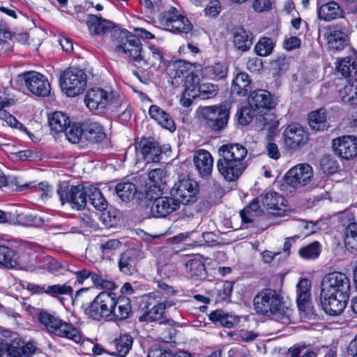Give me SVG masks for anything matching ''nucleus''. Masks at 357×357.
<instances>
[{
	"mask_svg": "<svg viewBox=\"0 0 357 357\" xmlns=\"http://www.w3.org/2000/svg\"><path fill=\"white\" fill-rule=\"evenodd\" d=\"M65 135L68 140L71 143H78L84 138V129L78 123H70L65 130Z\"/></svg>",
	"mask_w": 357,
	"mask_h": 357,
	"instance_id": "obj_50",
	"label": "nucleus"
},
{
	"mask_svg": "<svg viewBox=\"0 0 357 357\" xmlns=\"http://www.w3.org/2000/svg\"><path fill=\"white\" fill-rule=\"evenodd\" d=\"M310 344L307 345L306 344H299L295 345L294 347L290 348L289 349V352L291 354V357H300L301 353L306 350L302 357H316L317 354L312 350L309 349Z\"/></svg>",
	"mask_w": 357,
	"mask_h": 357,
	"instance_id": "obj_56",
	"label": "nucleus"
},
{
	"mask_svg": "<svg viewBox=\"0 0 357 357\" xmlns=\"http://www.w3.org/2000/svg\"><path fill=\"white\" fill-rule=\"evenodd\" d=\"M159 21L164 29L174 33H187L192 29V25L189 20L178 14L176 8L174 7H172L168 11L160 14Z\"/></svg>",
	"mask_w": 357,
	"mask_h": 357,
	"instance_id": "obj_8",
	"label": "nucleus"
},
{
	"mask_svg": "<svg viewBox=\"0 0 357 357\" xmlns=\"http://www.w3.org/2000/svg\"><path fill=\"white\" fill-rule=\"evenodd\" d=\"M340 96L343 102L350 105H357V90L354 85L345 86L340 91Z\"/></svg>",
	"mask_w": 357,
	"mask_h": 357,
	"instance_id": "obj_51",
	"label": "nucleus"
},
{
	"mask_svg": "<svg viewBox=\"0 0 357 357\" xmlns=\"http://www.w3.org/2000/svg\"><path fill=\"white\" fill-rule=\"evenodd\" d=\"M197 169L202 177L208 176L213 169V160L211 153L206 150H199L194 157Z\"/></svg>",
	"mask_w": 357,
	"mask_h": 357,
	"instance_id": "obj_27",
	"label": "nucleus"
},
{
	"mask_svg": "<svg viewBox=\"0 0 357 357\" xmlns=\"http://www.w3.org/2000/svg\"><path fill=\"white\" fill-rule=\"evenodd\" d=\"M83 129L84 139L91 143H98L105 137L103 128L97 122L86 121Z\"/></svg>",
	"mask_w": 357,
	"mask_h": 357,
	"instance_id": "obj_33",
	"label": "nucleus"
},
{
	"mask_svg": "<svg viewBox=\"0 0 357 357\" xmlns=\"http://www.w3.org/2000/svg\"><path fill=\"white\" fill-rule=\"evenodd\" d=\"M227 72V67L221 63H215L202 68V76L212 80H220L225 78Z\"/></svg>",
	"mask_w": 357,
	"mask_h": 357,
	"instance_id": "obj_36",
	"label": "nucleus"
},
{
	"mask_svg": "<svg viewBox=\"0 0 357 357\" xmlns=\"http://www.w3.org/2000/svg\"><path fill=\"white\" fill-rule=\"evenodd\" d=\"M218 91V86L211 83H204L198 87L197 96L202 99H209L215 97Z\"/></svg>",
	"mask_w": 357,
	"mask_h": 357,
	"instance_id": "obj_53",
	"label": "nucleus"
},
{
	"mask_svg": "<svg viewBox=\"0 0 357 357\" xmlns=\"http://www.w3.org/2000/svg\"><path fill=\"white\" fill-rule=\"evenodd\" d=\"M350 281L347 275L340 272H333L325 275L321 282V291L324 295L349 296Z\"/></svg>",
	"mask_w": 357,
	"mask_h": 357,
	"instance_id": "obj_10",
	"label": "nucleus"
},
{
	"mask_svg": "<svg viewBox=\"0 0 357 357\" xmlns=\"http://www.w3.org/2000/svg\"><path fill=\"white\" fill-rule=\"evenodd\" d=\"M114 305V293L102 291L85 308L86 315L93 320H110Z\"/></svg>",
	"mask_w": 357,
	"mask_h": 357,
	"instance_id": "obj_6",
	"label": "nucleus"
},
{
	"mask_svg": "<svg viewBox=\"0 0 357 357\" xmlns=\"http://www.w3.org/2000/svg\"><path fill=\"white\" fill-rule=\"evenodd\" d=\"M337 75L349 77L357 73V52L352 50L349 55L338 59L335 63Z\"/></svg>",
	"mask_w": 357,
	"mask_h": 357,
	"instance_id": "obj_23",
	"label": "nucleus"
},
{
	"mask_svg": "<svg viewBox=\"0 0 357 357\" xmlns=\"http://www.w3.org/2000/svg\"><path fill=\"white\" fill-rule=\"evenodd\" d=\"M149 178L153 183V189H151V187H150L149 190L158 192L157 195H161L165 189L164 185L167 180L166 170L163 168L153 169L149 172Z\"/></svg>",
	"mask_w": 357,
	"mask_h": 357,
	"instance_id": "obj_38",
	"label": "nucleus"
},
{
	"mask_svg": "<svg viewBox=\"0 0 357 357\" xmlns=\"http://www.w3.org/2000/svg\"><path fill=\"white\" fill-rule=\"evenodd\" d=\"M233 43L235 47L243 52L248 50L252 44V33L242 26L232 29Z\"/></svg>",
	"mask_w": 357,
	"mask_h": 357,
	"instance_id": "obj_28",
	"label": "nucleus"
},
{
	"mask_svg": "<svg viewBox=\"0 0 357 357\" xmlns=\"http://www.w3.org/2000/svg\"><path fill=\"white\" fill-rule=\"evenodd\" d=\"M284 144L289 149L295 150L305 145L308 140V134L298 123H291L282 134Z\"/></svg>",
	"mask_w": 357,
	"mask_h": 357,
	"instance_id": "obj_16",
	"label": "nucleus"
},
{
	"mask_svg": "<svg viewBox=\"0 0 357 357\" xmlns=\"http://www.w3.org/2000/svg\"><path fill=\"white\" fill-rule=\"evenodd\" d=\"M308 119L310 128L315 131H324L330 126L327 119L326 110L324 108L312 112Z\"/></svg>",
	"mask_w": 357,
	"mask_h": 357,
	"instance_id": "obj_35",
	"label": "nucleus"
},
{
	"mask_svg": "<svg viewBox=\"0 0 357 357\" xmlns=\"http://www.w3.org/2000/svg\"><path fill=\"white\" fill-rule=\"evenodd\" d=\"M199 185L197 183L189 178H179L171 189V195L178 200L180 204H192L198 198Z\"/></svg>",
	"mask_w": 357,
	"mask_h": 357,
	"instance_id": "obj_11",
	"label": "nucleus"
},
{
	"mask_svg": "<svg viewBox=\"0 0 357 357\" xmlns=\"http://www.w3.org/2000/svg\"><path fill=\"white\" fill-rule=\"evenodd\" d=\"M273 49V43L270 38H262L255 45V50L257 54L266 56L270 54Z\"/></svg>",
	"mask_w": 357,
	"mask_h": 357,
	"instance_id": "obj_54",
	"label": "nucleus"
},
{
	"mask_svg": "<svg viewBox=\"0 0 357 357\" xmlns=\"http://www.w3.org/2000/svg\"><path fill=\"white\" fill-rule=\"evenodd\" d=\"M131 312L130 301L126 296H116L114 294V305L110 320L127 319Z\"/></svg>",
	"mask_w": 357,
	"mask_h": 357,
	"instance_id": "obj_30",
	"label": "nucleus"
},
{
	"mask_svg": "<svg viewBox=\"0 0 357 357\" xmlns=\"http://www.w3.org/2000/svg\"><path fill=\"white\" fill-rule=\"evenodd\" d=\"M135 150L148 163L158 162L162 153L158 144L147 138H142L139 142L136 143Z\"/></svg>",
	"mask_w": 357,
	"mask_h": 357,
	"instance_id": "obj_19",
	"label": "nucleus"
},
{
	"mask_svg": "<svg viewBox=\"0 0 357 357\" xmlns=\"http://www.w3.org/2000/svg\"><path fill=\"white\" fill-rule=\"evenodd\" d=\"M23 340L20 338H14L9 343L7 342V354L10 357H21L23 350Z\"/></svg>",
	"mask_w": 357,
	"mask_h": 357,
	"instance_id": "obj_55",
	"label": "nucleus"
},
{
	"mask_svg": "<svg viewBox=\"0 0 357 357\" xmlns=\"http://www.w3.org/2000/svg\"><path fill=\"white\" fill-rule=\"evenodd\" d=\"M328 47L333 51H341L349 44V37L343 31L333 30L326 36Z\"/></svg>",
	"mask_w": 357,
	"mask_h": 357,
	"instance_id": "obj_34",
	"label": "nucleus"
},
{
	"mask_svg": "<svg viewBox=\"0 0 357 357\" xmlns=\"http://www.w3.org/2000/svg\"><path fill=\"white\" fill-rule=\"evenodd\" d=\"M149 114L162 128L173 132L176 130V125L170 115L158 105H153L149 107Z\"/></svg>",
	"mask_w": 357,
	"mask_h": 357,
	"instance_id": "obj_29",
	"label": "nucleus"
},
{
	"mask_svg": "<svg viewBox=\"0 0 357 357\" xmlns=\"http://www.w3.org/2000/svg\"><path fill=\"white\" fill-rule=\"evenodd\" d=\"M219 159L217 169L227 181H236L245 169L243 160L248 154L247 149L238 143L222 145L218 149Z\"/></svg>",
	"mask_w": 357,
	"mask_h": 357,
	"instance_id": "obj_2",
	"label": "nucleus"
},
{
	"mask_svg": "<svg viewBox=\"0 0 357 357\" xmlns=\"http://www.w3.org/2000/svg\"><path fill=\"white\" fill-rule=\"evenodd\" d=\"M209 319L213 322H219L222 326L227 328H231L237 323L235 317L218 310L212 312L209 314Z\"/></svg>",
	"mask_w": 357,
	"mask_h": 357,
	"instance_id": "obj_48",
	"label": "nucleus"
},
{
	"mask_svg": "<svg viewBox=\"0 0 357 357\" xmlns=\"http://www.w3.org/2000/svg\"><path fill=\"white\" fill-rule=\"evenodd\" d=\"M70 123L68 116L61 112H55L49 117V126L56 132L65 131Z\"/></svg>",
	"mask_w": 357,
	"mask_h": 357,
	"instance_id": "obj_40",
	"label": "nucleus"
},
{
	"mask_svg": "<svg viewBox=\"0 0 357 357\" xmlns=\"http://www.w3.org/2000/svg\"><path fill=\"white\" fill-rule=\"evenodd\" d=\"M89 202L98 211H104L107 207V202L100 192V190L94 186L88 187V196Z\"/></svg>",
	"mask_w": 357,
	"mask_h": 357,
	"instance_id": "obj_42",
	"label": "nucleus"
},
{
	"mask_svg": "<svg viewBox=\"0 0 357 357\" xmlns=\"http://www.w3.org/2000/svg\"><path fill=\"white\" fill-rule=\"evenodd\" d=\"M271 6V0H255L252 8L255 11L261 13L269 10Z\"/></svg>",
	"mask_w": 357,
	"mask_h": 357,
	"instance_id": "obj_63",
	"label": "nucleus"
},
{
	"mask_svg": "<svg viewBox=\"0 0 357 357\" xmlns=\"http://www.w3.org/2000/svg\"><path fill=\"white\" fill-rule=\"evenodd\" d=\"M259 207L258 202L257 200H253L248 206H247L241 212V216L243 219V221L245 222H252V220L250 217V215L248 214L251 212H257Z\"/></svg>",
	"mask_w": 357,
	"mask_h": 357,
	"instance_id": "obj_62",
	"label": "nucleus"
},
{
	"mask_svg": "<svg viewBox=\"0 0 357 357\" xmlns=\"http://www.w3.org/2000/svg\"><path fill=\"white\" fill-rule=\"evenodd\" d=\"M312 177L313 169L310 165L298 164L287 172L284 176V184L295 190L309 184Z\"/></svg>",
	"mask_w": 357,
	"mask_h": 357,
	"instance_id": "obj_13",
	"label": "nucleus"
},
{
	"mask_svg": "<svg viewBox=\"0 0 357 357\" xmlns=\"http://www.w3.org/2000/svg\"><path fill=\"white\" fill-rule=\"evenodd\" d=\"M73 293V287L67 284L47 286V295L57 298L61 303L64 301L63 296H71Z\"/></svg>",
	"mask_w": 357,
	"mask_h": 357,
	"instance_id": "obj_41",
	"label": "nucleus"
},
{
	"mask_svg": "<svg viewBox=\"0 0 357 357\" xmlns=\"http://www.w3.org/2000/svg\"><path fill=\"white\" fill-rule=\"evenodd\" d=\"M349 296L340 295L320 294L321 305L326 314L336 316L341 314L346 307Z\"/></svg>",
	"mask_w": 357,
	"mask_h": 357,
	"instance_id": "obj_20",
	"label": "nucleus"
},
{
	"mask_svg": "<svg viewBox=\"0 0 357 357\" xmlns=\"http://www.w3.org/2000/svg\"><path fill=\"white\" fill-rule=\"evenodd\" d=\"M115 191L122 201L129 202L137 193V188L132 183L123 182L116 185Z\"/></svg>",
	"mask_w": 357,
	"mask_h": 357,
	"instance_id": "obj_45",
	"label": "nucleus"
},
{
	"mask_svg": "<svg viewBox=\"0 0 357 357\" xmlns=\"http://www.w3.org/2000/svg\"><path fill=\"white\" fill-rule=\"evenodd\" d=\"M253 307L257 314L272 317L282 324L290 321L291 309L285 305L281 294L275 289L264 288L253 298Z\"/></svg>",
	"mask_w": 357,
	"mask_h": 357,
	"instance_id": "obj_1",
	"label": "nucleus"
},
{
	"mask_svg": "<svg viewBox=\"0 0 357 357\" xmlns=\"http://www.w3.org/2000/svg\"><path fill=\"white\" fill-rule=\"evenodd\" d=\"M221 9L220 2L218 0H213L206 6L204 13L207 16L215 17L220 14Z\"/></svg>",
	"mask_w": 357,
	"mask_h": 357,
	"instance_id": "obj_60",
	"label": "nucleus"
},
{
	"mask_svg": "<svg viewBox=\"0 0 357 357\" xmlns=\"http://www.w3.org/2000/svg\"><path fill=\"white\" fill-rule=\"evenodd\" d=\"M184 95L186 93L188 94V96H197V91L198 90V87L200 86L199 76L193 73H188L184 80Z\"/></svg>",
	"mask_w": 357,
	"mask_h": 357,
	"instance_id": "obj_49",
	"label": "nucleus"
},
{
	"mask_svg": "<svg viewBox=\"0 0 357 357\" xmlns=\"http://www.w3.org/2000/svg\"><path fill=\"white\" fill-rule=\"evenodd\" d=\"M142 62L146 67H151L160 64L163 59L161 51L154 46H150L148 52H142Z\"/></svg>",
	"mask_w": 357,
	"mask_h": 357,
	"instance_id": "obj_46",
	"label": "nucleus"
},
{
	"mask_svg": "<svg viewBox=\"0 0 357 357\" xmlns=\"http://www.w3.org/2000/svg\"><path fill=\"white\" fill-rule=\"evenodd\" d=\"M173 354L169 350L154 348L149 351L147 357H172Z\"/></svg>",
	"mask_w": 357,
	"mask_h": 357,
	"instance_id": "obj_64",
	"label": "nucleus"
},
{
	"mask_svg": "<svg viewBox=\"0 0 357 357\" xmlns=\"http://www.w3.org/2000/svg\"><path fill=\"white\" fill-rule=\"evenodd\" d=\"M121 245L118 239H111L100 245V249L104 254H107L113 250H116Z\"/></svg>",
	"mask_w": 357,
	"mask_h": 357,
	"instance_id": "obj_61",
	"label": "nucleus"
},
{
	"mask_svg": "<svg viewBox=\"0 0 357 357\" xmlns=\"http://www.w3.org/2000/svg\"><path fill=\"white\" fill-rule=\"evenodd\" d=\"M124 31L126 32L125 36H118L114 40L118 43L116 51H122L131 59L141 63L143 56L142 45L139 38L127 31Z\"/></svg>",
	"mask_w": 357,
	"mask_h": 357,
	"instance_id": "obj_12",
	"label": "nucleus"
},
{
	"mask_svg": "<svg viewBox=\"0 0 357 357\" xmlns=\"http://www.w3.org/2000/svg\"><path fill=\"white\" fill-rule=\"evenodd\" d=\"M86 24L91 35L103 36L110 34L114 40L118 36H123L126 34L124 30H121L114 24L96 15H89L87 17Z\"/></svg>",
	"mask_w": 357,
	"mask_h": 357,
	"instance_id": "obj_14",
	"label": "nucleus"
},
{
	"mask_svg": "<svg viewBox=\"0 0 357 357\" xmlns=\"http://www.w3.org/2000/svg\"><path fill=\"white\" fill-rule=\"evenodd\" d=\"M321 248V244L318 241H314L301 247L298 250V254L301 258L305 260H313L319 256Z\"/></svg>",
	"mask_w": 357,
	"mask_h": 357,
	"instance_id": "obj_44",
	"label": "nucleus"
},
{
	"mask_svg": "<svg viewBox=\"0 0 357 357\" xmlns=\"http://www.w3.org/2000/svg\"><path fill=\"white\" fill-rule=\"evenodd\" d=\"M248 101V105L257 113L261 112L264 109H271L275 105L270 93L262 89L251 92Z\"/></svg>",
	"mask_w": 357,
	"mask_h": 357,
	"instance_id": "obj_21",
	"label": "nucleus"
},
{
	"mask_svg": "<svg viewBox=\"0 0 357 357\" xmlns=\"http://www.w3.org/2000/svg\"><path fill=\"white\" fill-rule=\"evenodd\" d=\"M197 114L206 129L219 133L227 126L230 112L226 105H220L200 106Z\"/></svg>",
	"mask_w": 357,
	"mask_h": 357,
	"instance_id": "obj_4",
	"label": "nucleus"
},
{
	"mask_svg": "<svg viewBox=\"0 0 357 357\" xmlns=\"http://www.w3.org/2000/svg\"><path fill=\"white\" fill-rule=\"evenodd\" d=\"M60 86L69 97H75L82 93L86 86V75L82 69L70 68L60 77Z\"/></svg>",
	"mask_w": 357,
	"mask_h": 357,
	"instance_id": "obj_7",
	"label": "nucleus"
},
{
	"mask_svg": "<svg viewBox=\"0 0 357 357\" xmlns=\"http://www.w3.org/2000/svg\"><path fill=\"white\" fill-rule=\"evenodd\" d=\"M91 281L94 286L100 289L112 290L115 288V284L113 282L105 280L96 273L93 275Z\"/></svg>",
	"mask_w": 357,
	"mask_h": 357,
	"instance_id": "obj_58",
	"label": "nucleus"
},
{
	"mask_svg": "<svg viewBox=\"0 0 357 357\" xmlns=\"http://www.w3.org/2000/svg\"><path fill=\"white\" fill-rule=\"evenodd\" d=\"M333 148L337 155L345 160L357 156V137L343 135L333 140Z\"/></svg>",
	"mask_w": 357,
	"mask_h": 357,
	"instance_id": "obj_18",
	"label": "nucleus"
},
{
	"mask_svg": "<svg viewBox=\"0 0 357 357\" xmlns=\"http://www.w3.org/2000/svg\"><path fill=\"white\" fill-rule=\"evenodd\" d=\"M151 192L152 190H149L147 191V196L150 197L151 199H154L151 207V213L153 217L165 218L179 208L180 202L174 197H154Z\"/></svg>",
	"mask_w": 357,
	"mask_h": 357,
	"instance_id": "obj_15",
	"label": "nucleus"
},
{
	"mask_svg": "<svg viewBox=\"0 0 357 357\" xmlns=\"http://www.w3.org/2000/svg\"><path fill=\"white\" fill-rule=\"evenodd\" d=\"M250 79L245 73L236 75L231 84V92L239 96H245L250 90Z\"/></svg>",
	"mask_w": 357,
	"mask_h": 357,
	"instance_id": "obj_37",
	"label": "nucleus"
},
{
	"mask_svg": "<svg viewBox=\"0 0 357 357\" xmlns=\"http://www.w3.org/2000/svg\"><path fill=\"white\" fill-rule=\"evenodd\" d=\"M111 99L107 91L101 88L90 89L85 96V103L91 110L105 108Z\"/></svg>",
	"mask_w": 357,
	"mask_h": 357,
	"instance_id": "obj_22",
	"label": "nucleus"
},
{
	"mask_svg": "<svg viewBox=\"0 0 357 357\" xmlns=\"http://www.w3.org/2000/svg\"><path fill=\"white\" fill-rule=\"evenodd\" d=\"M11 216L10 223L23 227H41L45 223V220L42 218L22 210H16L15 213L12 212Z\"/></svg>",
	"mask_w": 357,
	"mask_h": 357,
	"instance_id": "obj_24",
	"label": "nucleus"
},
{
	"mask_svg": "<svg viewBox=\"0 0 357 357\" xmlns=\"http://www.w3.org/2000/svg\"><path fill=\"white\" fill-rule=\"evenodd\" d=\"M185 268L192 277L197 279H204L206 277L205 266L200 259L188 260L185 264Z\"/></svg>",
	"mask_w": 357,
	"mask_h": 357,
	"instance_id": "obj_47",
	"label": "nucleus"
},
{
	"mask_svg": "<svg viewBox=\"0 0 357 357\" xmlns=\"http://www.w3.org/2000/svg\"><path fill=\"white\" fill-rule=\"evenodd\" d=\"M18 264V256L16 252L9 247L0 245V265L7 268H14Z\"/></svg>",
	"mask_w": 357,
	"mask_h": 357,
	"instance_id": "obj_39",
	"label": "nucleus"
},
{
	"mask_svg": "<svg viewBox=\"0 0 357 357\" xmlns=\"http://www.w3.org/2000/svg\"><path fill=\"white\" fill-rule=\"evenodd\" d=\"M344 244L347 250L354 252L357 251V223H349L345 228Z\"/></svg>",
	"mask_w": 357,
	"mask_h": 357,
	"instance_id": "obj_43",
	"label": "nucleus"
},
{
	"mask_svg": "<svg viewBox=\"0 0 357 357\" xmlns=\"http://www.w3.org/2000/svg\"><path fill=\"white\" fill-rule=\"evenodd\" d=\"M138 252L136 250H128L120 255L119 268L121 272L131 275L137 272Z\"/></svg>",
	"mask_w": 357,
	"mask_h": 357,
	"instance_id": "obj_25",
	"label": "nucleus"
},
{
	"mask_svg": "<svg viewBox=\"0 0 357 357\" xmlns=\"http://www.w3.org/2000/svg\"><path fill=\"white\" fill-rule=\"evenodd\" d=\"M38 319L46 326L48 332L55 336L66 338L76 344H80L84 340L81 330L70 323L47 312H40Z\"/></svg>",
	"mask_w": 357,
	"mask_h": 357,
	"instance_id": "obj_3",
	"label": "nucleus"
},
{
	"mask_svg": "<svg viewBox=\"0 0 357 357\" xmlns=\"http://www.w3.org/2000/svg\"><path fill=\"white\" fill-rule=\"evenodd\" d=\"M62 204L69 203L72 208L81 210L86 206L88 187L82 185H60L57 190Z\"/></svg>",
	"mask_w": 357,
	"mask_h": 357,
	"instance_id": "obj_9",
	"label": "nucleus"
},
{
	"mask_svg": "<svg viewBox=\"0 0 357 357\" xmlns=\"http://www.w3.org/2000/svg\"><path fill=\"white\" fill-rule=\"evenodd\" d=\"M263 205L269 210H272V213H279L280 211H284L283 208L286 206L284 197L280 193L268 190L261 195Z\"/></svg>",
	"mask_w": 357,
	"mask_h": 357,
	"instance_id": "obj_26",
	"label": "nucleus"
},
{
	"mask_svg": "<svg viewBox=\"0 0 357 357\" xmlns=\"http://www.w3.org/2000/svg\"><path fill=\"white\" fill-rule=\"evenodd\" d=\"M132 343V337L129 334L121 335L118 338L114 339L112 342L115 350L109 351L108 354L114 356L126 357L131 349Z\"/></svg>",
	"mask_w": 357,
	"mask_h": 357,
	"instance_id": "obj_32",
	"label": "nucleus"
},
{
	"mask_svg": "<svg viewBox=\"0 0 357 357\" xmlns=\"http://www.w3.org/2000/svg\"><path fill=\"white\" fill-rule=\"evenodd\" d=\"M321 169L325 172L333 173L337 169V162L330 155H325L320 160Z\"/></svg>",
	"mask_w": 357,
	"mask_h": 357,
	"instance_id": "obj_57",
	"label": "nucleus"
},
{
	"mask_svg": "<svg viewBox=\"0 0 357 357\" xmlns=\"http://www.w3.org/2000/svg\"><path fill=\"white\" fill-rule=\"evenodd\" d=\"M24 77L26 87L35 96L45 97L50 94V84L42 74L29 71L24 74Z\"/></svg>",
	"mask_w": 357,
	"mask_h": 357,
	"instance_id": "obj_17",
	"label": "nucleus"
},
{
	"mask_svg": "<svg viewBox=\"0 0 357 357\" xmlns=\"http://www.w3.org/2000/svg\"><path fill=\"white\" fill-rule=\"evenodd\" d=\"M257 112L252 108L249 105L241 108L236 112V116L238 121L240 124L246 126L252 122Z\"/></svg>",
	"mask_w": 357,
	"mask_h": 357,
	"instance_id": "obj_52",
	"label": "nucleus"
},
{
	"mask_svg": "<svg viewBox=\"0 0 357 357\" xmlns=\"http://www.w3.org/2000/svg\"><path fill=\"white\" fill-rule=\"evenodd\" d=\"M343 17V10L335 1L321 5L318 9V17L320 20L330 22Z\"/></svg>",
	"mask_w": 357,
	"mask_h": 357,
	"instance_id": "obj_31",
	"label": "nucleus"
},
{
	"mask_svg": "<svg viewBox=\"0 0 357 357\" xmlns=\"http://www.w3.org/2000/svg\"><path fill=\"white\" fill-rule=\"evenodd\" d=\"M144 314L139 317L140 321H156L160 324L172 326L174 321L165 316V310L168 305L167 302L162 301L159 292H152L143 296Z\"/></svg>",
	"mask_w": 357,
	"mask_h": 357,
	"instance_id": "obj_5",
	"label": "nucleus"
},
{
	"mask_svg": "<svg viewBox=\"0 0 357 357\" xmlns=\"http://www.w3.org/2000/svg\"><path fill=\"white\" fill-rule=\"evenodd\" d=\"M234 283L229 281L224 282L222 287L218 290V298L220 301H227L231 296Z\"/></svg>",
	"mask_w": 357,
	"mask_h": 357,
	"instance_id": "obj_59",
	"label": "nucleus"
}]
</instances>
